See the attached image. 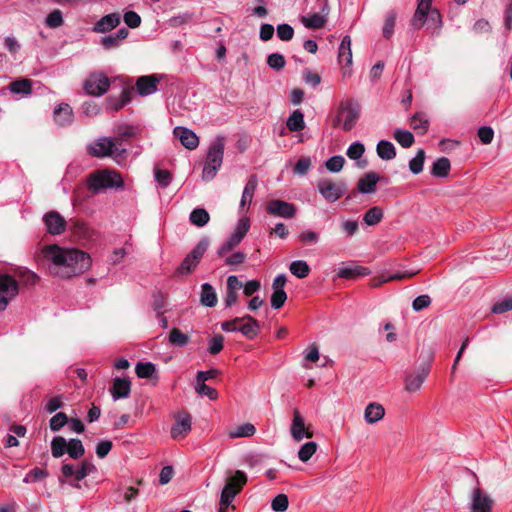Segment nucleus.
Masks as SVG:
<instances>
[{"label":"nucleus","mask_w":512,"mask_h":512,"mask_svg":"<svg viewBox=\"0 0 512 512\" xmlns=\"http://www.w3.org/2000/svg\"><path fill=\"white\" fill-rule=\"evenodd\" d=\"M64 23L62 12L59 9L53 10L48 14L45 20V24L49 28H58Z\"/></svg>","instance_id":"obj_55"},{"label":"nucleus","mask_w":512,"mask_h":512,"mask_svg":"<svg viewBox=\"0 0 512 512\" xmlns=\"http://www.w3.org/2000/svg\"><path fill=\"white\" fill-rule=\"evenodd\" d=\"M338 59L339 62H345L347 65L352 63L351 38L348 35L340 43Z\"/></svg>","instance_id":"obj_36"},{"label":"nucleus","mask_w":512,"mask_h":512,"mask_svg":"<svg viewBox=\"0 0 512 512\" xmlns=\"http://www.w3.org/2000/svg\"><path fill=\"white\" fill-rule=\"evenodd\" d=\"M169 342L176 347H184L189 343V337L178 328L171 329Z\"/></svg>","instance_id":"obj_49"},{"label":"nucleus","mask_w":512,"mask_h":512,"mask_svg":"<svg viewBox=\"0 0 512 512\" xmlns=\"http://www.w3.org/2000/svg\"><path fill=\"white\" fill-rule=\"evenodd\" d=\"M258 185V179L256 175H251L244 187L240 206L244 207L247 204H250L252 202L254 192Z\"/></svg>","instance_id":"obj_33"},{"label":"nucleus","mask_w":512,"mask_h":512,"mask_svg":"<svg viewBox=\"0 0 512 512\" xmlns=\"http://www.w3.org/2000/svg\"><path fill=\"white\" fill-rule=\"evenodd\" d=\"M429 120L426 118L425 114L422 112H416L410 118V126L411 128L420 135H424L427 133L429 129Z\"/></svg>","instance_id":"obj_28"},{"label":"nucleus","mask_w":512,"mask_h":512,"mask_svg":"<svg viewBox=\"0 0 512 512\" xmlns=\"http://www.w3.org/2000/svg\"><path fill=\"white\" fill-rule=\"evenodd\" d=\"M123 186V179L119 173L113 170H97L87 177V187L93 195L108 188H119Z\"/></svg>","instance_id":"obj_2"},{"label":"nucleus","mask_w":512,"mask_h":512,"mask_svg":"<svg viewBox=\"0 0 512 512\" xmlns=\"http://www.w3.org/2000/svg\"><path fill=\"white\" fill-rule=\"evenodd\" d=\"M430 372V363L427 362L421 365L419 372L416 375H408L405 380L406 391L413 393L419 390Z\"/></svg>","instance_id":"obj_18"},{"label":"nucleus","mask_w":512,"mask_h":512,"mask_svg":"<svg viewBox=\"0 0 512 512\" xmlns=\"http://www.w3.org/2000/svg\"><path fill=\"white\" fill-rule=\"evenodd\" d=\"M247 482V476L243 471L237 470L233 476L226 480V484L221 492L220 501L223 507H229L235 496L240 493Z\"/></svg>","instance_id":"obj_5"},{"label":"nucleus","mask_w":512,"mask_h":512,"mask_svg":"<svg viewBox=\"0 0 512 512\" xmlns=\"http://www.w3.org/2000/svg\"><path fill=\"white\" fill-rule=\"evenodd\" d=\"M43 221L46 225L47 231L52 235H59L63 233L67 226V221L57 211H49L44 217Z\"/></svg>","instance_id":"obj_15"},{"label":"nucleus","mask_w":512,"mask_h":512,"mask_svg":"<svg viewBox=\"0 0 512 512\" xmlns=\"http://www.w3.org/2000/svg\"><path fill=\"white\" fill-rule=\"evenodd\" d=\"M15 274L23 285H35L39 281L38 275L26 268H18Z\"/></svg>","instance_id":"obj_48"},{"label":"nucleus","mask_w":512,"mask_h":512,"mask_svg":"<svg viewBox=\"0 0 512 512\" xmlns=\"http://www.w3.org/2000/svg\"><path fill=\"white\" fill-rule=\"evenodd\" d=\"M377 155L382 160H392L396 157V149L393 143L386 140H381L378 142L376 147Z\"/></svg>","instance_id":"obj_35"},{"label":"nucleus","mask_w":512,"mask_h":512,"mask_svg":"<svg viewBox=\"0 0 512 512\" xmlns=\"http://www.w3.org/2000/svg\"><path fill=\"white\" fill-rule=\"evenodd\" d=\"M286 125L291 132H299L304 130L305 121L304 114L302 113V111L294 110L292 114L288 117Z\"/></svg>","instance_id":"obj_34"},{"label":"nucleus","mask_w":512,"mask_h":512,"mask_svg":"<svg viewBox=\"0 0 512 512\" xmlns=\"http://www.w3.org/2000/svg\"><path fill=\"white\" fill-rule=\"evenodd\" d=\"M243 287V283L235 275H231L227 278L226 283V296L224 303L226 307H231L238 302V291Z\"/></svg>","instance_id":"obj_20"},{"label":"nucleus","mask_w":512,"mask_h":512,"mask_svg":"<svg viewBox=\"0 0 512 512\" xmlns=\"http://www.w3.org/2000/svg\"><path fill=\"white\" fill-rule=\"evenodd\" d=\"M494 500L481 488L471 493L470 512H492Z\"/></svg>","instance_id":"obj_12"},{"label":"nucleus","mask_w":512,"mask_h":512,"mask_svg":"<svg viewBox=\"0 0 512 512\" xmlns=\"http://www.w3.org/2000/svg\"><path fill=\"white\" fill-rule=\"evenodd\" d=\"M160 78L155 75L141 76L136 81V88L141 96H147L157 91Z\"/></svg>","instance_id":"obj_22"},{"label":"nucleus","mask_w":512,"mask_h":512,"mask_svg":"<svg viewBox=\"0 0 512 512\" xmlns=\"http://www.w3.org/2000/svg\"><path fill=\"white\" fill-rule=\"evenodd\" d=\"M243 322L246 321V323H243L239 331L248 339H254L258 335V329L260 327L259 321L252 317L251 315H244L242 317Z\"/></svg>","instance_id":"obj_26"},{"label":"nucleus","mask_w":512,"mask_h":512,"mask_svg":"<svg viewBox=\"0 0 512 512\" xmlns=\"http://www.w3.org/2000/svg\"><path fill=\"white\" fill-rule=\"evenodd\" d=\"M383 215L382 208L374 206L364 214L363 221L368 226H374L381 222Z\"/></svg>","instance_id":"obj_44"},{"label":"nucleus","mask_w":512,"mask_h":512,"mask_svg":"<svg viewBox=\"0 0 512 512\" xmlns=\"http://www.w3.org/2000/svg\"><path fill=\"white\" fill-rule=\"evenodd\" d=\"M385 415V410L381 404L370 403L364 413V418L367 423L374 424L381 420Z\"/></svg>","instance_id":"obj_29"},{"label":"nucleus","mask_w":512,"mask_h":512,"mask_svg":"<svg viewBox=\"0 0 512 512\" xmlns=\"http://www.w3.org/2000/svg\"><path fill=\"white\" fill-rule=\"evenodd\" d=\"M43 256L56 267L63 268L65 277L81 274L91 266V258L87 253L79 249H64L56 244L45 246Z\"/></svg>","instance_id":"obj_1"},{"label":"nucleus","mask_w":512,"mask_h":512,"mask_svg":"<svg viewBox=\"0 0 512 512\" xmlns=\"http://www.w3.org/2000/svg\"><path fill=\"white\" fill-rule=\"evenodd\" d=\"M344 164H345L344 157L341 155H337V156H333V157L329 158L326 161L325 166H326L327 170H329L330 172L337 173L343 169Z\"/></svg>","instance_id":"obj_56"},{"label":"nucleus","mask_w":512,"mask_h":512,"mask_svg":"<svg viewBox=\"0 0 512 512\" xmlns=\"http://www.w3.org/2000/svg\"><path fill=\"white\" fill-rule=\"evenodd\" d=\"M118 150L115 139L103 137L95 141L89 147V154L94 157L112 156L114 151Z\"/></svg>","instance_id":"obj_14"},{"label":"nucleus","mask_w":512,"mask_h":512,"mask_svg":"<svg viewBox=\"0 0 512 512\" xmlns=\"http://www.w3.org/2000/svg\"><path fill=\"white\" fill-rule=\"evenodd\" d=\"M115 133L116 136L113 137L112 139H115L116 146L118 147L123 142L128 141L131 137L135 135V129L133 126L121 125L117 127Z\"/></svg>","instance_id":"obj_42"},{"label":"nucleus","mask_w":512,"mask_h":512,"mask_svg":"<svg viewBox=\"0 0 512 512\" xmlns=\"http://www.w3.org/2000/svg\"><path fill=\"white\" fill-rule=\"evenodd\" d=\"M289 505V500L287 495L279 494L277 495L271 503V507L275 512H284L287 510Z\"/></svg>","instance_id":"obj_60"},{"label":"nucleus","mask_w":512,"mask_h":512,"mask_svg":"<svg viewBox=\"0 0 512 512\" xmlns=\"http://www.w3.org/2000/svg\"><path fill=\"white\" fill-rule=\"evenodd\" d=\"M396 22V14L394 12H390L387 14L385 18V23L383 27V36L389 39L394 31V26Z\"/></svg>","instance_id":"obj_64"},{"label":"nucleus","mask_w":512,"mask_h":512,"mask_svg":"<svg viewBox=\"0 0 512 512\" xmlns=\"http://www.w3.org/2000/svg\"><path fill=\"white\" fill-rule=\"evenodd\" d=\"M393 136L403 148H409L415 142L414 135L408 130L396 129Z\"/></svg>","instance_id":"obj_47"},{"label":"nucleus","mask_w":512,"mask_h":512,"mask_svg":"<svg viewBox=\"0 0 512 512\" xmlns=\"http://www.w3.org/2000/svg\"><path fill=\"white\" fill-rule=\"evenodd\" d=\"M191 416L184 412L176 418V423L171 428V436L173 439L185 438L191 431Z\"/></svg>","instance_id":"obj_19"},{"label":"nucleus","mask_w":512,"mask_h":512,"mask_svg":"<svg viewBox=\"0 0 512 512\" xmlns=\"http://www.w3.org/2000/svg\"><path fill=\"white\" fill-rule=\"evenodd\" d=\"M175 138L179 139L181 144L189 150H194L199 146L198 136L190 129L182 126H177L173 130Z\"/></svg>","instance_id":"obj_17"},{"label":"nucleus","mask_w":512,"mask_h":512,"mask_svg":"<svg viewBox=\"0 0 512 512\" xmlns=\"http://www.w3.org/2000/svg\"><path fill=\"white\" fill-rule=\"evenodd\" d=\"M370 274V270L367 267L363 266H354V267H344L340 268L337 275L340 278L344 279H356L361 276H366Z\"/></svg>","instance_id":"obj_32"},{"label":"nucleus","mask_w":512,"mask_h":512,"mask_svg":"<svg viewBox=\"0 0 512 512\" xmlns=\"http://www.w3.org/2000/svg\"><path fill=\"white\" fill-rule=\"evenodd\" d=\"M69 225L73 235L77 238L86 239L90 236V229L83 221L79 219H70Z\"/></svg>","instance_id":"obj_38"},{"label":"nucleus","mask_w":512,"mask_h":512,"mask_svg":"<svg viewBox=\"0 0 512 512\" xmlns=\"http://www.w3.org/2000/svg\"><path fill=\"white\" fill-rule=\"evenodd\" d=\"M110 87V79L101 72L92 73L84 82V89L89 95L101 96Z\"/></svg>","instance_id":"obj_11"},{"label":"nucleus","mask_w":512,"mask_h":512,"mask_svg":"<svg viewBox=\"0 0 512 512\" xmlns=\"http://www.w3.org/2000/svg\"><path fill=\"white\" fill-rule=\"evenodd\" d=\"M96 471V466L91 461L85 459L81 462L79 468L76 469V481L79 482Z\"/></svg>","instance_id":"obj_50"},{"label":"nucleus","mask_w":512,"mask_h":512,"mask_svg":"<svg viewBox=\"0 0 512 512\" xmlns=\"http://www.w3.org/2000/svg\"><path fill=\"white\" fill-rule=\"evenodd\" d=\"M189 220L194 226L203 227L209 222L210 215L204 208H195L190 213Z\"/></svg>","instance_id":"obj_37"},{"label":"nucleus","mask_w":512,"mask_h":512,"mask_svg":"<svg viewBox=\"0 0 512 512\" xmlns=\"http://www.w3.org/2000/svg\"><path fill=\"white\" fill-rule=\"evenodd\" d=\"M268 214L286 219H291L296 215V207L294 204L280 199L270 200L266 205Z\"/></svg>","instance_id":"obj_13"},{"label":"nucleus","mask_w":512,"mask_h":512,"mask_svg":"<svg viewBox=\"0 0 512 512\" xmlns=\"http://www.w3.org/2000/svg\"><path fill=\"white\" fill-rule=\"evenodd\" d=\"M224 346V337L221 334L214 335L209 341L208 351L212 355L220 353Z\"/></svg>","instance_id":"obj_58"},{"label":"nucleus","mask_w":512,"mask_h":512,"mask_svg":"<svg viewBox=\"0 0 512 512\" xmlns=\"http://www.w3.org/2000/svg\"><path fill=\"white\" fill-rule=\"evenodd\" d=\"M330 12V7L328 5V1L324 0L323 6L320 9L319 13H314L308 17L302 18V23L305 27L310 29H320L324 27L327 21V16Z\"/></svg>","instance_id":"obj_16"},{"label":"nucleus","mask_w":512,"mask_h":512,"mask_svg":"<svg viewBox=\"0 0 512 512\" xmlns=\"http://www.w3.org/2000/svg\"><path fill=\"white\" fill-rule=\"evenodd\" d=\"M209 247L208 238H202L197 245L193 248V250L183 259L180 266L176 269V275H188L190 274L198 265L200 260L202 259L204 253Z\"/></svg>","instance_id":"obj_6"},{"label":"nucleus","mask_w":512,"mask_h":512,"mask_svg":"<svg viewBox=\"0 0 512 512\" xmlns=\"http://www.w3.org/2000/svg\"><path fill=\"white\" fill-rule=\"evenodd\" d=\"M287 300V294L284 290H273L271 296V306L274 309H280Z\"/></svg>","instance_id":"obj_62"},{"label":"nucleus","mask_w":512,"mask_h":512,"mask_svg":"<svg viewBox=\"0 0 512 512\" xmlns=\"http://www.w3.org/2000/svg\"><path fill=\"white\" fill-rule=\"evenodd\" d=\"M365 152V146L361 142L352 143L347 149V156L352 160H358Z\"/></svg>","instance_id":"obj_59"},{"label":"nucleus","mask_w":512,"mask_h":512,"mask_svg":"<svg viewBox=\"0 0 512 512\" xmlns=\"http://www.w3.org/2000/svg\"><path fill=\"white\" fill-rule=\"evenodd\" d=\"M256 432V428L251 423H244L240 426H237L236 428L230 430L228 432V435L230 438H243V437H250L254 435Z\"/></svg>","instance_id":"obj_41"},{"label":"nucleus","mask_w":512,"mask_h":512,"mask_svg":"<svg viewBox=\"0 0 512 512\" xmlns=\"http://www.w3.org/2000/svg\"><path fill=\"white\" fill-rule=\"evenodd\" d=\"M10 90L16 94H30L32 92V81L27 78L15 80L9 85Z\"/></svg>","instance_id":"obj_46"},{"label":"nucleus","mask_w":512,"mask_h":512,"mask_svg":"<svg viewBox=\"0 0 512 512\" xmlns=\"http://www.w3.org/2000/svg\"><path fill=\"white\" fill-rule=\"evenodd\" d=\"M291 435L296 441H301L304 437L312 438L313 432L305 427L304 418L299 410L295 409L293 412V421L291 425Z\"/></svg>","instance_id":"obj_21"},{"label":"nucleus","mask_w":512,"mask_h":512,"mask_svg":"<svg viewBox=\"0 0 512 512\" xmlns=\"http://www.w3.org/2000/svg\"><path fill=\"white\" fill-rule=\"evenodd\" d=\"M19 293L18 281L8 274H0V311L6 309L10 301Z\"/></svg>","instance_id":"obj_9"},{"label":"nucleus","mask_w":512,"mask_h":512,"mask_svg":"<svg viewBox=\"0 0 512 512\" xmlns=\"http://www.w3.org/2000/svg\"><path fill=\"white\" fill-rule=\"evenodd\" d=\"M510 310H512V296L496 302L492 307V312L495 314H502Z\"/></svg>","instance_id":"obj_61"},{"label":"nucleus","mask_w":512,"mask_h":512,"mask_svg":"<svg viewBox=\"0 0 512 512\" xmlns=\"http://www.w3.org/2000/svg\"><path fill=\"white\" fill-rule=\"evenodd\" d=\"M425 162V151L423 149H419L416 153V156L410 160L409 169L413 174H419L423 170Z\"/></svg>","instance_id":"obj_52"},{"label":"nucleus","mask_w":512,"mask_h":512,"mask_svg":"<svg viewBox=\"0 0 512 512\" xmlns=\"http://www.w3.org/2000/svg\"><path fill=\"white\" fill-rule=\"evenodd\" d=\"M338 109L339 114L343 116V129L345 131L352 130L360 116L361 107L359 103L353 99H345L340 102Z\"/></svg>","instance_id":"obj_8"},{"label":"nucleus","mask_w":512,"mask_h":512,"mask_svg":"<svg viewBox=\"0 0 512 512\" xmlns=\"http://www.w3.org/2000/svg\"><path fill=\"white\" fill-rule=\"evenodd\" d=\"M156 371L155 365L151 362H139L135 367V372L139 378L149 379Z\"/></svg>","instance_id":"obj_51"},{"label":"nucleus","mask_w":512,"mask_h":512,"mask_svg":"<svg viewBox=\"0 0 512 512\" xmlns=\"http://www.w3.org/2000/svg\"><path fill=\"white\" fill-rule=\"evenodd\" d=\"M195 389L199 395L207 396L210 400H215L218 397L217 391L205 383L196 382Z\"/></svg>","instance_id":"obj_63"},{"label":"nucleus","mask_w":512,"mask_h":512,"mask_svg":"<svg viewBox=\"0 0 512 512\" xmlns=\"http://www.w3.org/2000/svg\"><path fill=\"white\" fill-rule=\"evenodd\" d=\"M316 442L305 443L298 452V457L302 462H307L317 450Z\"/></svg>","instance_id":"obj_54"},{"label":"nucleus","mask_w":512,"mask_h":512,"mask_svg":"<svg viewBox=\"0 0 512 512\" xmlns=\"http://www.w3.org/2000/svg\"><path fill=\"white\" fill-rule=\"evenodd\" d=\"M67 440L63 436H56L51 441V454L54 458H60L66 453Z\"/></svg>","instance_id":"obj_45"},{"label":"nucleus","mask_w":512,"mask_h":512,"mask_svg":"<svg viewBox=\"0 0 512 512\" xmlns=\"http://www.w3.org/2000/svg\"><path fill=\"white\" fill-rule=\"evenodd\" d=\"M69 422V417L64 412L56 413L49 420V427L51 431L58 432Z\"/></svg>","instance_id":"obj_53"},{"label":"nucleus","mask_w":512,"mask_h":512,"mask_svg":"<svg viewBox=\"0 0 512 512\" xmlns=\"http://www.w3.org/2000/svg\"><path fill=\"white\" fill-rule=\"evenodd\" d=\"M289 269L294 276L300 279L306 278L311 271L310 266L303 260L293 261Z\"/></svg>","instance_id":"obj_43"},{"label":"nucleus","mask_w":512,"mask_h":512,"mask_svg":"<svg viewBox=\"0 0 512 512\" xmlns=\"http://www.w3.org/2000/svg\"><path fill=\"white\" fill-rule=\"evenodd\" d=\"M417 9L411 19V26L414 29H420L427 22L428 27L440 29L442 18L440 12L431 8L432 0H417Z\"/></svg>","instance_id":"obj_4"},{"label":"nucleus","mask_w":512,"mask_h":512,"mask_svg":"<svg viewBox=\"0 0 512 512\" xmlns=\"http://www.w3.org/2000/svg\"><path fill=\"white\" fill-rule=\"evenodd\" d=\"M121 22V16L119 13H111L103 16L94 25L93 30L97 33H106L116 28Z\"/></svg>","instance_id":"obj_23"},{"label":"nucleus","mask_w":512,"mask_h":512,"mask_svg":"<svg viewBox=\"0 0 512 512\" xmlns=\"http://www.w3.org/2000/svg\"><path fill=\"white\" fill-rule=\"evenodd\" d=\"M380 177L375 172H368L364 174L357 183V190L361 193L370 194L376 191V185Z\"/></svg>","instance_id":"obj_25"},{"label":"nucleus","mask_w":512,"mask_h":512,"mask_svg":"<svg viewBox=\"0 0 512 512\" xmlns=\"http://www.w3.org/2000/svg\"><path fill=\"white\" fill-rule=\"evenodd\" d=\"M217 295L212 285L205 283L201 286L200 302L203 306L214 307L217 304Z\"/></svg>","instance_id":"obj_31"},{"label":"nucleus","mask_w":512,"mask_h":512,"mask_svg":"<svg viewBox=\"0 0 512 512\" xmlns=\"http://www.w3.org/2000/svg\"><path fill=\"white\" fill-rule=\"evenodd\" d=\"M134 94V88L132 86H128L124 88L119 97L110 96L107 98V105L113 111H119L126 104L131 102Z\"/></svg>","instance_id":"obj_24"},{"label":"nucleus","mask_w":512,"mask_h":512,"mask_svg":"<svg viewBox=\"0 0 512 512\" xmlns=\"http://www.w3.org/2000/svg\"><path fill=\"white\" fill-rule=\"evenodd\" d=\"M249 228H250L249 218H241L238 221L235 232L231 235V237L221 247L218 248L217 255L219 257H223L228 252L232 251L245 237Z\"/></svg>","instance_id":"obj_10"},{"label":"nucleus","mask_w":512,"mask_h":512,"mask_svg":"<svg viewBox=\"0 0 512 512\" xmlns=\"http://www.w3.org/2000/svg\"><path fill=\"white\" fill-rule=\"evenodd\" d=\"M267 64L270 68L279 71L285 67L286 61L282 54L272 53L267 57Z\"/></svg>","instance_id":"obj_57"},{"label":"nucleus","mask_w":512,"mask_h":512,"mask_svg":"<svg viewBox=\"0 0 512 512\" xmlns=\"http://www.w3.org/2000/svg\"><path fill=\"white\" fill-rule=\"evenodd\" d=\"M131 391V383L126 378H115L111 389V394L114 400L126 398Z\"/></svg>","instance_id":"obj_27"},{"label":"nucleus","mask_w":512,"mask_h":512,"mask_svg":"<svg viewBox=\"0 0 512 512\" xmlns=\"http://www.w3.org/2000/svg\"><path fill=\"white\" fill-rule=\"evenodd\" d=\"M73 112L68 104H60L54 110V119L60 126H65L72 122Z\"/></svg>","instance_id":"obj_30"},{"label":"nucleus","mask_w":512,"mask_h":512,"mask_svg":"<svg viewBox=\"0 0 512 512\" xmlns=\"http://www.w3.org/2000/svg\"><path fill=\"white\" fill-rule=\"evenodd\" d=\"M450 168L451 164L449 159L441 157L434 162L431 173L436 177H446L450 172Z\"/></svg>","instance_id":"obj_40"},{"label":"nucleus","mask_w":512,"mask_h":512,"mask_svg":"<svg viewBox=\"0 0 512 512\" xmlns=\"http://www.w3.org/2000/svg\"><path fill=\"white\" fill-rule=\"evenodd\" d=\"M225 148L224 137H217L210 145L203 167L202 179L206 182L213 180L222 166Z\"/></svg>","instance_id":"obj_3"},{"label":"nucleus","mask_w":512,"mask_h":512,"mask_svg":"<svg viewBox=\"0 0 512 512\" xmlns=\"http://www.w3.org/2000/svg\"><path fill=\"white\" fill-rule=\"evenodd\" d=\"M318 192L328 202L340 199L348 190L343 180L334 181L330 178H322L317 183Z\"/></svg>","instance_id":"obj_7"},{"label":"nucleus","mask_w":512,"mask_h":512,"mask_svg":"<svg viewBox=\"0 0 512 512\" xmlns=\"http://www.w3.org/2000/svg\"><path fill=\"white\" fill-rule=\"evenodd\" d=\"M66 452L72 459H79L85 454V448L80 439L72 438L67 441Z\"/></svg>","instance_id":"obj_39"}]
</instances>
